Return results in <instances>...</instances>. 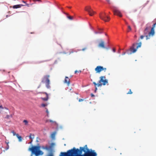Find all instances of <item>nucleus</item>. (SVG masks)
<instances>
[{"label": "nucleus", "instance_id": "obj_27", "mask_svg": "<svg viewBox=\"0 0 156 156\" xmlns=\"http://www.w3.org/2000/svg\"><path fill=\"white\" fill-rule=\"evenodd\" d=\"M67 17L70 20H72L73 19V17L72 16H67Z\"/></svg>", "mask_w": 156, "mask_h": 156}, {"label": "nucleus", "instance_id": "obj_60", "mask_svg": "<svg viewBox=\"0 0 156 156\" xmlns=\"http://www.w3.org/2000/svg\"><path fill=\"white\" fill-rule=\"evenodd\" d=\"M47 116H48V117H49V114H47Z\"/></svg>", "mask_w": 156, "mask_h": 156}, {"label": "nucleus", "instance_id": "obj_59", "mask_svg": "<svg viewBox=\"0 0 156 156\" xmlns=\"http://www.w3.org/2000/svg\"><path fill=\"white\" fill-rule=\"evenodd\" d=\"M71 7H70V6H69V7H68V8L69 9H70L71 8Z\"/></svg>", "mask_w": 156, "mask_h": 156}, {"label": "nucleus", "instance_id": "obj_5", "mask_svg": "<svg viewBox=\"0 0 156 156\" xmlns=\"http://www.w3.org/2000/svg\"><path fill=\"white\" fill-rule=\"evenodd\" d=\"M97 154L94 150L90 149V150L86 153H83L81 156H97Z\"/></svg>", "mask_w": 156, "mask_h": 156}, {"label": "nucleus", "instance_id": "obj_50", "mask_svg": "<svg viewBox=\"0 0 156 156\" xmlns=\"http://www.w3.org/2000/svg\"><path fill=\"white\" fill-rule=\"evenodd\" d=\"M4 109H6L7 110H9V109L7 108L6 107H4Z\"/></svg>", "mask_w": 156, "mask_h": 156}, {"label": "nucleus", "instance_id": "obj_61", "mask_svg": "<svg viewBox=\"0 0 156 156\" xmlns=\"http://www.w3.org/2000/svg\"><path fill=\"white\" fill-rule=\"evenodd\" d=\"M73 51H71V52H70L69 53V54H70L71 53H73Z\"/></svg>", "mask_w": 156, "mask_h": 156}, {"label": "nucleus", "instance_id": "obj_64", "mask_svg": "<svg viewBox=\"0 0 156 156\" xmlns=\"http://www.w3.org/2000/svg\"><path fill=\"white\" fill-rule=\"evenodd\" d=\"M36 142H39V141H38L37 140H36Z\"/></svg>", "mask_w": 156, "mask_h": 156}, {"label": "nucleus", "instance_id": "obj_14", "mask_svg": "<svg viewBox=\"0 0 156 156\" xmlns=\"http://www.w3.org/2000/svg\"><path fill=\"white\" fill-rule=\"evenodd\" d=\"M155 34L154 30L151 29L150 31L148 33V35L149 36H153Z\"/></svg>", "mask_w": 156, "mask_h": 156}, {"label": "nucleus", "instance_id": "obj_30", "mask_svg": "<svg viewBox=\"0 0 156 156\" xmlns=\"http://www.w3.org/2000/svg\"><path fill=\"white\" fill-rule=\"evenodd\" d=\"M9 148V145H6V146L5 148V150H8Z\"/></svg>", "mask_w": 156, "mask_h": 156}, {"label": "nucleus", "instance_id": "obj_48", "mask_svg": "<svg viewBox=\"0 0 156 156\" xmlns=\"http://www.w3.org/2000/svg\"><path fill=\"white\" fill-rule=\"evenodd\" d=\"M128 27L129 29V30H131V28L130 26H129Z\"/></svg>", "mask_w": 156, "mask_h": 156}, {"label": "nucleus", "instance_id": "obj_33", "mask_svg": "<svg viewBox=\"0 0 156 156\" xmlns=\"http://www.w3.org/2000/svg\"><path fill=\"white\" fill-rule=\"evenodd\" d=\"M43 93L45 94H46V97H48V94L46 92H43Z\"/></svg>", "mask_w": 156, "mask_h": 156}, {"label": "nucleus", "instance_id": "obj_37", "mask_svg": "<svg viewBox=\"0 0 156 156\" xmlns=\"http://www.w3.org/2000/svg\"><path fill=\"white\" fill-rule=\"evenodd\" d=\"M10 117V115H7L5 118L7 119H9Z\"/></svg>", "mask_w": 156, "mask_h": 156}, {"label": "nucleus", "instance_id": "obj_17", "mask_svg": "<svg viewBox=\"0 0 156 156\" xmlns=\"http://www.w3.org/2000/svg\"><path fill=\"white\" fill-rule=\"evenodd\" d=\"M27 137H28L30 139L33 140L34 138V134H32V133H30L29 135L27 136Z\"/></svg>", "mask_w": 156, "mask_h": 156}, {"label": "nucleus", "instance_id": "obj_22", "mask_svg": "<svg viewBox=\"0 0 156 156\" xmlns=\"http://www.w3.org/2000/svg\"><path fill=\"white\" fill-rule=\"evenodd\" d=\"M48 97H46L45 98H41L42 100L44 101H47L48 99Z\"/></svg>", "mask_w": 156, "mask_h": 156}, {"label": "nucleus", "instance_id": "obj_19", "mask_svg": "<svg viewBox=\"0 0 156 156\" xmlns=\"http://www.w3.org/2000/svg\"><path fill=\"white\" fill-rule=\"evenodd\" d=\"M99 46L102 48H105L104 41H101L99 44Z\"/></svg>", "mask_w": 156, "mask_h": 156}, {"label": "nucleus", "instance_id": "obj_34", "mask_svg": "<svg viewBox=\"0 0 156 156\" xmlns=\"http://www.w3.org/2000/svg\"><path fill=\"white\" fill-rule=\"evenodd\" d=\"M132 94V92L131 91V90L130 89L129 90V92L127 93V94Z\"/></svg>", "mask_w": 156, "mask_h": 156}, {"label": "nucleus", "instance_id": "obj_20", "mask_svg": "<svg viewBox=\"0 0 156 156\" xmlns=\"http://www.w3.org/2000/svg\"><path fill=\"white\" fill-rule=\"evenodd\" d=\"M98 30H99V31H94V33L95 34H101L102 33V30L100 28H98Z\"/></svg>", "mask_w": 156, "mask_h": 156}, {"label": "nucleus", "instance_id": "obj_16", "mask_svg": "<svg viewBox=\"0 0 156 156\" xmlns=\"http://www.w3.org/2000/svg\"><path fill=\"white\" fill-rule=\"evenodd\" d=\"M67 79H69V77L67 76H66L64 82L65 83H67L68 86H69L70 84V82L69 80H68Z\"/></svg>", "mask_w": 156, "mask_h": 156}, {"label": "nucleus", "instance_id": "obj_11", "mask_svg": "<svg viewBox=\"0 0 156 156\" xmlns=\"http://www.w3.org/2000/svg\"><path fill=\"white\" fill-rule=\"evenodd\" d=\"M114 13L115 15L117 16L120 17H121L122 16L121 12L118 9H115L114 10Z\"/></svg>", "mask_w": 156, "mask_h": 156}, {"label": "nucleus", "instance_id": "obj_8", "mask_svg": "<svg viewBox=\"0 0 156 156\" xmlns=\"http://www.w3.org/2000/svg\"><path fill=\"white\" fill-rule=\"evenodd\" d=\"M85 10L88 12L90 16H93L95 13V12L90 7H86Z\"/></svg>", "mask_w": 156, "mask_h": 156}, {"label": "nucleus", "instance_id": "obj_53", "mask_svg": "<svg viewBox=\"0 0 156 156\" xmlns=\"http://www.w3.org/2000/svg\"><path fill=\"white\" fill-rule=\"evenodd\" d=\"M5 143L7 145H9L8 144L9 143V142H7L6 141H5Z\"/></svg>", "mask_w": 156, "mask_h": 156}, {"label": "nucleus", "instance_id": "obj_43", "mask_svg": "<svg viewBox=\"0 0 156 156\" xmlns=\"http://www.w3.org/2000/svg\"><path fill=\"white\" fill-rule=\"evenodd\" d=\"M145 36L146 37V40H147L148 39H149V38L148 37V36L147 35H145Z\"/></svg>", "mask_w": 156, "mask_h": 156}, {"label": "nucleus", "instance_id": "obj_31", "mask_svg": "<svg viewBox=\"0 0 156 156\" xmlns=\"http://www.w3.org/2000/svg\"><path fill=\"white\" fill-rule=\"evenodd\" d=\"M81 70H79V71H77V70H76L75 71V74H76L77 73H81Z\"/></svg>", "mask_w": 156, "mask_h": 156}, {"label": "nucleus", "instance_id": "obj_51", "mask_svg": "<svg viewBox=\"0 0 156 156\" xmlns=\"http://www.w3.org/2000/svg\"><path fill=\"white\" fill-rule=\"evenodd\" d=\"M147 4V3H146L144 5V7L145 5H146Z\"/></svg>", "mask_w": 156, "mask_h": 156}, {"label": "nucleus", "instance_id": "obj_49", "mask_svg": "<svg viewBox=\"0 0 156 156\" xmlns=\"http://www.w3.org/2000/svg\"><path fill=\"white\" fill-rule=\"evenodd\" d=\"M32 141H33V140H31V141L30 142H29L28 144H32Z\"/></svg>", "mask_w": 156, "mask_h": 156}, {"label": "nucleus", "instance_id": "obj_29", "mask_svg": "<svg viewBox=\"0 0 156 156\" xmlns=\"http://www.w3.org/2000/svg\"><path fill=\"white\" fill-rule=\"evenodd\" d=\"M12 133L13 134V135L14 136H17V134H18V133H16L13 130L12 132Z\"/></svg>", "mask_w": 156, "mask_h": 156}, {"label": "nucleus", "instance_id": "obj_4", "mask_svg": "<svg viewBox=\"0 0 156 156\" xmlns=\"http://www.w3.org/2000/svg\"><path fill=\"white\" fill-rule=\"evenodd\" d=\"M49 75H45L42 78L41 81L42 83H45L46 88L48 89L51 88V87L50 85V80L49 79Z\"/></svg>", "mask_w": 156, "mask_h": 156}, {"label": "nucleus", "instance_id": "obj_57", "mask_svg": "<svg viewBox=\"0 0 156 156\" xmlns=\"http://www.w3.org/2000/svg\"><path fill=\"white\" fill-rule=\"evenodd\" d=\"M85 49H86L85 48H83L82 49V50L84 51Z\"/></svg>", "mask_w": 156, "mask_h": 156}, {"label": "nucleus", "instance_id": "obj_23", "mask_svg": "<svg viewBox=\"0 0 156 156\" xmlns=\"http://www.w3.org/2000/svg\"><path fill=\"white\" fill-rule=\"evenodd\" d=\"M93 84L94 85L95 87H96V86H97L98 87H101L100 86H98V84H99V82H98V83H97L95 82H94L93 83Z\"/></svg>", "mask_w": 156, "mask_h": 156}, {"label": "nucleus", "instance_id": "obj_38", "mask_svg": "<svg viewBox=\"0 0 156 156\" xmlns=\"http://www.w3.org/2000/svg\"><path fill=\"white\" fill-rule=\"evenodd\" d=\"M144 37V35H142L140 36V38L141 39H142Z\"/></svg>", "mask_w": 156, "mask_h": 156}, {"label": "nucleus", "instance_id": "obj_42", "mask_svg": "<svg viewBox=\"0 0 156 156\" xmlns=\"http://www.w3.org/2000/svg\"><path fill=\"white\" fill-rule=\"evenodd\" d=\"M106 1L108 4H110V0H106Z\"/></svg>", "mask_w": 156, "mask_h": 156}, {"label": "nucleus", "instance_id": "obj_47", "mask_svg": "<svg viewBox=\"0 0 156 156\" xmlns=\"http://www.w3.org/2000/svg\"><path fill=\"white\" fill-rule=\"evenodd\" d=\"M42 148L43 149H45V146H42Z\"/></svg>", "mask_w": 156, "mask_h": 156}, {"label": "nucleus", "instance_id": "obj_26", "mask_svg": "<svg viewBox=\"0 0 156 156\" xmlns=\"http://www.w3.org/2000/svg\"><path fill=\"white\" fill-rule=\"evenodd\" d=\"M22 2H23V3H25V5H25V6L26 5V6H27L28 7H29V4H27L26 3V2L24 1V0H23L22 1Z\"/></svg>", "mask_w": 156, "mask_h": 156}, {"label": "nucleus", "instance_id": "obj_55", "mask_svg": "<svg viewBox=\"0 0 156 156\" xmlns=\"http://www.w3.org/2000/svg\"><path fill=\"white\" fill-rule=\"evenodd\" d=\"M10 16L9 15H7L6 16V18H7L9 16Z\"/></svg>", "mask_w": 156, "mask_h": 156}, {"label": "nucleus", "instance_id": "obj_54", "mask_svg": "<svg viewBox=\"0 0 156 156\" xmlns=\"http://www.w3.org/2000/svg\"><path fill=\"white\" fill-rule=\"evenodd\" d=\"M62 12H63V13L64 14H66V15H67V13H66V12H63V11H62Z\"/></svg>", "mask_w": 156, "mask_h": 156}, {"label": "nucleus", "instance_id": "obj_58", "mask_svg": "<svg viewBox=\"0 0 156 156\" xmlns=\"http://www.w3.org/2000/svg\"><path fill=\"white\" fill-rule=\"evenodd\" d=\"M56 62H57V61H56V60H55V62H54V63H55H55H56Z\"/></svg>", "mask_w": 156, "mask_h": 156}, {"label": "nucleus", "instance_id": "obj_21", "mask_svg": "<svg viewBox=\"0 0 156 156\" xmlns=\"http://www.w3.org/2000/svg\"><path fill=\"white\" fill-rule=\"evenodd\" d=\"M45 149L49 151V152H51V150L49 146H45Z\"/></svg>", "mask_w": 156, "mask_h": 156}, {"label": "nucleus", "instance_id": "obj_32", "mask_svg": "<svg viewBox=\"0 0 156 156\" xmlns=\"http://www.w3.org/2000/svg\"><path fill=\"white\" fill-rule=\"evenodd\" d=\"M43 93L45 94H46V97H48V94L46 92H43Z\"/></svg>", "mask_w": 156, "mask_h": 156}, {"label": "nucleus", "instance_id": "obj_18", "mask_svg": "<svg viewBox=\"0 0 156 156\" xmlns=\"http://www.w3.org/2000/svg\"><path fill=\"white\" fill-rule=\"evenodd\" d=\"M18 139L19 142H21L23 139V138L19 134H17L16 136Z\"/></svg>", "mask_w": 156, "mask_h": 156}, {"label": "nucleus", "instance_id": "obj_2", "mask_svg": "<svg viewBox=\"0 0 156 156\" xmlns=\"http://www.w3.org/2000/svg\"><path fill=\"white\" fill-rule=\"evenodd\" d=\"M41 146L39 145V144H37L36 145H32V147L29 148L28 150L31 152L30 156H33L34 155L35 156H39L43 154L44 152L40 150Z\"/></svg>", "mask_w": 156, "mask_h": 156}, {"label": "nucleus", "instance_id": "obj_25", "mask_svg": "<svg viewBox=\"0 0 156 156\" xmlns=\"http://www.w3.org/2000/svg\"><path fill=\"white\" fill-rule=\"evenodd\" d=\"M23 122L24 123L25 125H27L28 124V121L27 120H24Z\"/></svg>", "mask_w": 156, "mask_h": 156}, {"label": "nucleus", "instance_id": "obj_41", "mask_svg": "<svg viewBox=\"0 0 156 156\" xmlns=\"http://www.w3.org/2000/svg\"><path fill=\"white\" fill-rule=\"evenodd\" d=\"M49 121L50 122H55V121H52V120H51V119H50L49 120Z\"/></svg>", "mask_w": 156, "mask_h": 156}, {"label": "nucleus", "instance_id": "obj_36", "mask_svg": "<svg viewBox=\"0 0 156 156\" xmlns=\"http://www.w3.org/2000/svg\"><path fill=\"white\" fill-rule=\"evenodd\" d=\"M45 109H46V112L47 113V114H49V112L48 111V109L47 108H45Z\"/></svg>", "mask_w": 156, "mask_h": 156}, {"label": "nucleus", "instance_id": "obj_44", "mask_svg": "<svg viewBox=\"0 0 156 156\" xmlns=\"http://www.w3.org/2000/svg\"><path fill=\"white\" fill-rule=\"evenodd\" d=\"M112 51L114 52H115V51H116V50L115 49H114V48H113L112 49Z\"/></svg>", "mask_w": 156, "mask_h": 156}, {"label": "nucleus", "instance_id": "obj_9", "mask_svg": "<svg viewBox=\"0 0 156 156\" xmlns=\"http://www.w3.org/2000/svg\"><path fill=\"white\" fill-rule=\"evenodd\" d=\"M55 145V144L54 143L52 142L51 144L49 146L51 150V152H49L48 154V156H53V148L54 146Z\"/></svg>", "mask_w": 156, "mask_h": 156}, {"label": "nucleus", "instance_id": "obj_63", "mask_svg": "<svg viewBox=\"0 0 156 156\" xmlns=\"http://www.w3.org/2000/svg\"><path fill=\"white\" fill-rule=\"evenodd\" d=\"M149 2V1H147V2L146 3H147V4Z\"/></svg>", "mask_w": 156, "mask_h": 156}, {"label": "nucleus", "instance_id": "obj_10", "mask_svg": "<svg viewBox=\"0 0 156 156\" xmlns=\"http://www.w3.org/2000/svg\"><path fill=\"white\" fill-rule=\"evenodd\" d=\"M103 67L99 66H97L95 69L97 73H100L101 71H103Z\"/></svg>", "mask_w": 156, "mask_h": 156}, {"label": "nucleus", "instance_id": "obj_12", "mask_svg": "<svg viewBox=\"0 0 156 156\" xmlns=\"http://www.w3.org/2000/svg\"><path fill=\"white\" fill-rule=\"evenodd\" d=\"M150 28V27H147L145 28L144 31V36L147 35V34H148L149 32L148 30Z\"/></svg>", "mask_w": 156, "mask_h": 156}, {"label": "nucleus", "instance_id": "obj_1", "mask_svg": "<svg viewBox=\"0 0 156 156\" xmlns=\"http://www.w3.org/2000/svg\"><path fill=\"white\" fill-rule=\"evenodd\" d=\"M90 150V149L86 145L83 147H80L79 149L74 147L68 150L66 152H61L59 156H81L83 154V152L85 153Z\"/></svg>", "mask_w": 156, "mask_h": 156}, {"label": "nucleus", "instance_id": "obj_24", "mask_svg": "<svg viewBox=\"0 0 156 156\" xmlns=\"http://www.w3.org/2000/svg\"><path fill=\"white\" fill-rule=\"evenodd\" d=\"M48 104H44V103H42L41 104V106L43 107H45L46 106H47L48 105Z\"/></svg>", "mask_w": 156, "mask_h": 156}, {"label": "nucleus", "instance_id": "obj_46", "mask_svg": "<svg viewBox=\"0 0 156 156\" xmlns=\"http://www.w3.org/2000/svg\"><path fill=\"white\" fill-rule=\"evenodd\" d=\"M103 70H104V71L105 72L106 71V68H104L103 67Z\"/></svg>", "mask_w": 156, "mask_h": 156}, {"label": "nucleus", "instance_id": "obj_56", "mask_svg": "<svg viewBox=\"0 0 156 156\" xmlns=\"http://www.w3.org/2000/svg\"><path fill=\"white\" fill-rule=\"evenodd\" d=\"M58 8L59 9H62V7H60V6H59L58 7Z\"/></svg>", "mask_w": 156, "mask_h": 156}, {"label": "nucleus", "instance_id": "obj_13", "mask_svg": "<svg viewBox=\"0 0 156 156\" xmlns=\"http://www.w3.org/2000/svg\"><path fill=\"white\" fill-rule=\"evenodd\" d=\"M25 5H24L23 4H18L13 5L12 6V8L14 9H17L18 8H20L22 6H24Z\"/></svg>", "mask_w": 156, "mask_h": 156}, {"label": "nucleus", "instance_id": "obj_45", "mask_svg": "<svg viewBox=\"0 0 156 156\" xmlns=\"http://www.w3.org/2000/svg\"><path fill=\"white\" fill-rule=\"evenodd\" d=\"M0 108H2V109H4V107H3L2 105H0Z\"/></svg>", "mask_w": 156, "mask_h": 156}, {"label": "nucleus", "instance_id": "obj_35", "mask_svg": "<svg viewBox=\"0 0 156 156\" xmlns=\"http://www.w3.org/2000/svg\"><path fill=\"white\" fill-rule=\"evenodd\" d=\"M97 90H98V88H97V87H95L94 92L95 93H96L97 92Z\"/></svg>", "mask_w": 156, "mask_h": 156}, {"label": "nucleus", "instance_id": "obj_62", "mask_svg": "<svg viewBox=\"0 0 156 156\" xmlns=\"http://www.w3.org/2000/svg\"><path fill=\"white\" fill-rule=\"evenodd\" d=\"M91 30H93V27H91Z\"/></svg>", "mask_w": 156, "mask_h": 156}, {"label": "nucleus", "instance_id": "obj_40", "mask_svg": "<svg viewBox=\"0 0 156 156\" xmlns=\"http://www.w3.org/2000/svg\"><path fill=\"white\" fill-rule=\"evenodd\" d=\"M84 100L83 99H79V102H81V101H83Z\"/></svg>", "mask_w": 156, "mask_h": 156}, {"label": "nucleus", "instance_id": "obj_28", "mask_svg": "<svg viewBox=\"0 0 156 156\" xmlns=\"http://www.w3.org/2000/svg\"><path fill=\"white\" fill-rule=\"evenodd\" d=\"M156 24H155V23H154L152 25V27L151 28V29L154 30V28L155 27Z\"/></svg>", "mask_w": 156, "mask_h": 156}, {"label": "nucleus", "instance_id": "obj_6", "mask_svg": "<svg viewBox=\"0 0 156 156\" xmlns=\"http://www.w3.org/2000/svg\"><path fill=\"white\" fill-rule=\"evenodd\" d=\"M100 80L98 81L99 84H98V86H100L101 87L103 85H106V83H108V80L107 79H105V76H101L100 78Z\"/></svg>", "mask_w": 156, "mask_h": 156}, {"label": "nucleus", "instance_id": "obj_52", "mask_svg": "<svg viewBox=\"0 0 156 156\" xmlns=\"http://www.w3.org/2000/svg\"><path fill=\"white\" fill-rule=\"evenodd\" d=\"M147 4V3H146L144 5V7L145 5H146Z\"/></svg>", "mask_w": 156, "mask_h": 156}, {"label": "nucleus", "instance_id": "obj_7", "mask_svg": "<svg viewBox=\"0 0 156 156\" xmlns=\"http://www.w3.org/2000/svg\"><path fill=\"white\" fill-rule=\"evenodd\" d=\"M100 17L101 19L105 22L108 21L110 20V17L105 13H101L100 15Z\"/></svg>", "mask_w": 156, "mask_h": 156}, {"label": "nucleus", "instance_id": "obj_15", "mask_svg": "<svg viewBox=\"0 0 156 156\" xmlns=\"http://www.w3.org/2000/svg\"><path fill=\"white\" fill-rule=\"evenodd\" d=\"M56 133V131H55L51 134V137L52 140H54L55 139Z\"/></svg>", "mask_w": 156, "mask_h": 156}, {"label": "nucleus", "instance_id": "obj_3", "mask_svg": "<svg viewBox=\"0 0 156 156\" xmlns=\"http://www.w3.org/2000/svg\"><path fill=\"white\" fill-rule=\"evenodd\" d=\"M141 44L142 43L141 42H140L139 43H133L130 48V50L127 51L126 52L122 53V55H124L126 53L129 55L131 54L132 53H133L136 52L137 50V49L138 48L141 47Z\"/></svg>", "mask_w": 156, "mask_h": 156}, {"label": "nucleus", "instance_id": "obj_39", "mask_svg": "<svg viewBox=\"0 0 156 156\" xmlns=\"http://www.w3.org/2000/svg\"><path fill=\"white\" fill-rule=\"evenodd\" d=\"M90 96H91V97H94L95 96V95L93 93H91V94Z\"/></svg>", "mask_w": 156, "mask_h": 156}]
</instances>
